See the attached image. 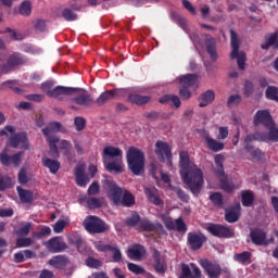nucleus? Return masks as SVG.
<instances>
[{
  "instance_id": "26",
  "label": "nucleus",
  "mask_w": 278,
  "mask_h": 278,
  "mask_svg": "<svg viewBox=\"0 0 278 278\" xmlns=\"http://www.w3.org/2000/svg\"><path fill=\"white\" fill-rule=\"evenodd\" d=\"M49 264L58 270H64V268H66V266L71 264V260H68V256L56 255L49 261Z\"/></svg>"
},
{
  "instance_id": "7",
  "label": "nucleus",
  "mask_w": 278,
  "mask_h": 278,
  "mask_svg": "<svg viewBox=\"0 0 278 278\" xmlns=\"http://www.w3.org/2000/svg\"><path fill=\"white\" fill-rule=\"evenodd\" d=\"M103 188L106 190L108 198L113 205H121V199H123L125 190L108 178L103 180Z\"/></svg>"
},
{
  "instance_id": "14",
  "label": "nucleus",
  "mask_w": 278,
  "mask_h": 278,
  "mask_svg": "<svg viewBox=\"0 0 278 278\" xmlns=\"http://www.w3.org/2000/svg\"><path fill=\"white\" fill-rule=\"evenodd\" d=\"M25 155V152L20 151L13 155L8 154V149H4L0 153V163L2 166H10L13 164L14 166H20L21 165V159Z\"/></svg>"
},
{
  "instance_id": "47",
  "label": "nucleus",
  "mask_w": 278,
  "mask_h": 278,
  "mask_svg": "<svg viewBox=\"0 0 278 278\" xmlns=\"http://www.w3.org/2000/svg\"><path fill=\"white\" fill-rule=\"evenodd\" d=\"M265 97L269 101H275L276 103H278V87L268 86L265 91Z\"/></svg>"
},
{
  "instance_id": "48",
  "label": "nucleus",
  "mask_w": 278,
  "mask_h": 278,
  "mask_svg": "<svg viewBox=\"0 0 278 278\" xmlns=\"http://www.w3.org/2000/svg\"><path fill=\"white\" fill-rule=\"evenodd\" d=\"M141 220L142 218L140 217V214L134 213L130 217L126 218L125 224L127 227H138Z\"/></svg>"
},
{
  "instance_id": "4",
  "label": "nucleus",
  "mask_w": 278,
  "mask_h": 278,
  "mask_svg": "<svg viewBox=\"0 0 278 278\" xmlns=\"http://www.w3.org/2000/svg\"><path fill=\"white\" fill-rule=\"evenodd\" d=\"M13 134L10 137V144L13 149H25V151H29V137H27V132L20 131L16 132V128L14 126L7 125L3 129L0 130V136H10L9 134Z\"/></svg>"
},
{
  "instance_id": "35",
  "label": "nucleus",
  "mask_w": 278,
  "mask_h": 278,
  "mask_svg": "<svg viewBox=\"0 0 278 278\" xmlns=\"http://www.w3.org/2000/svg\"><path fill=\"white\" fill-rule=\"evenodd\" d=\"M159 103H173V106L176 108V110H179L181 108V100L178 98V96L175 94H165L159 99Z\"/></svg>"
},
{
  "instance_id": "18",
  "label": "nucleus",
  "mask_w": 278,
  "mask_h": 278,
  "mask_svg": "<svg viewBox=\"0 0 278 278\" xmlns=\"http://www.w3.org/2000/svg\"><path fill=\"white\" fill-rule=\"evenodd\" d=\"M81 88H75V87H64V86H56L52 89V93H50V99H59V101H62V97H71V94L75 92H81Z\"/></svg>"
},
{
  "instance_id": "55",
  "label": "nucleus",
  "mask_w": 278,
  "mask_h": 278,
  "mask_svg": "<svg viewBox=\"0 0 278 278\" xmlns=\"http://www.w3.org/2000/svg\"><path fill=\"white\" fill-rule=\"evenodd\" d=\"M111 92L113 94V99H123L125 97H127V94L129 93V89L127 88H115V89H111Z\"/></svg>"
},
{
  "instance_id": "52",
  "label": "nucleus",
  "mask_w": 278,
  "mask_h": 278,
  "mask_svg": "<svg viewBox=\"0 0 278 278\" xmlns=\"http://www.w3.org/2000/svg\"><path fill=\"white\" fill-rule=\"evenodd\" d=\"M15 244L16 249H25L27 247H31V244H34V240H31V238H17Z\"/></svg>"
},
{
  "instance_id": "19",
  "label": "nucleus",
  "mask_w": 278,
  "mask_h": 278,
  "mask_svg": "<svg viewBox=\"0 0 278 278\" xmlns=\"http://www.w3.org/2000/svg\"><path fill=\"white\" fill-rule=\"evenodd\" d=\"M190 266L192 269H190ZM180 270H181V275L179 278H201L202 276L201 269L194 263H190V265L186 263H181ZM192 270H193V274H192Z\"/></svg>"
},
{
  "instance_id": "43",
  "label": "nucleus",
  "mask_w": 278,
  "mask_h": 278,
  "mask_svg": "<svg viewBox=\"0 0 278 278\" xmlns=\"http://www.w3.org/2000/svg\"><path fill=\"white\" fill-rule=\"evenodd\" d=\"M169 189H172L173 192H175L180 201L182 203H189L190 202V195L181 189V187H175L173 185H169Z\"/></svg>"
},
{
  "instance_id": "62",
  "label": "nucleus",
  "mask_w": 278,
  "mask_h": 278,
  "mask_svg": "<svg viewBox=\"0 0 278 278\" xmlns=\"http://www.w3.org/2000/svg\"><path fill=\"white\" fill-rule=\"evenodd\" d=\"M111 253H113L112 260L116 264H119V262H123V253L118 249V247L113 245V250H111Z\"/></svg>"
},
{
  "instance_id": "29",
  "label": "nucleus",
  "mask_w": 278,
  "mask_h": 278,
  "mask_svg": "<svg viewBox=\"0 0 278 278\" xmlns=\"http://www.w3.org/2000/svg\"><path fill=\"white\" fill-rule=\"evenodd\" d=\"M75 177H76V184L80 188H86L88 186L90 178H88V175L84 172L83 166H77L75 169Z\"/></svg>"
},
{
  "instance_id": "20",
  "label": "nucleus",
  "mask_w": 278,
  "mask_h": 278,
  "mask_svg": "<svg viewBox=\"0 0 278 278\" xmlns=\"http://www.w3.org/2000/svg\"><path fill=\"white\" fill-rule=\"evenodd\" d=\"M204 45L206 47V53H208L212 62H216L218 60V51L216 49V38H214L210 34H204Z\"/></svg>"
},
{
  "instance_id": "51",
  "label": "nucleus",
  "mask_w": 278,
  "mask_h": 278,
  "mask_svg": "<svg viewBox=\"0 0 278 278\" xmlns=\"http://www.w3.org/2000/svg\"><path fill=\"white\" fill-rule=\"evenodd\" d=\"M175 230L178 231V233H186V231H188V225H186L184 218L179 217L175 219Z\"/></svg>"
},
{
  "instance_id": "54",
  "label": "nucleus",
  "mask_w": 278,
  "mask_h": 278,
  "mask_svg": "<svg viewBox=\"0 0 278 278\" xmlns=\"http://www.w3.org/2000/svg\"><path fill=\"white\" fill-rule=\"evenodd\" d=\"M245 151L252 155V157H255L256 160H261L262 157V150L260 148H255L251 144H248L244 147Z\"/></svg>"
},
{
  "instance_id": "44",
  "label": "nucleus",
  "mask_w": 278,
  "mask_h": 278,
  "mask_svg": "<svg viewBox=\"0 0 278 278\" xmlns=\"http://www.w3.org/2000/svg\"><path fill=\"white\" fill-rule=\"evenodd\" d=\"M208 199L215 207H223V205H225L223 193L220 192H212Z\"/></svg>"
},
{
  "instance_id": "39",
  "label": "nucleus",
  "mask_w": 278,
  "mask_h": 278,
  "mask_svg": "<svg viewBox=\"0 0 278 278\" xmlns=\"http://www.w3.org/2000/svg\"><path fill=\"white\" fill-rule=\"evenodd\" d=\"M121 205H124V207H131V205H136V198L128 190H124L121 199Z\"/></svg>"
},
{
  "instance_id": "32",
  "label": "nucleus",
  "mask_w": 278,
  "mask_h": 278,
  "mask_svg": "<svg viewBox=\"0 0 278 278\" xmlns=\"http://www.w3.org/2000/svg\"><path fill=\"white\" fill-rule=\"evenodd\" d=\"M270 47H273V49H278V33H271L265 37V43L261 45L263 51H268Z\"/></svg>"
},
{
  "instance_id": "11",
  "label": "nucleus",
  "mask_w": 278,
  "mask_h": 278,
  "mask_svg": "<svg viewBox=\"0 0 278 278\" xmlns=\"http://www.w3.org/2000/svg\"><path fill=\"white\" fill-rule=\"evenodd\" d=\"M139 231H157L161 236H168V232L164 229L161 223H153L149 218H142L140 224L137 226Z\"/></svg>"
},
{
  "instance_id": "1",
  "label": "nucleus",
  "mask_w": 278,
  "mask_h": 278,
  "mask_svg": "<svg viewBox=\"0 0 278 278\" xmlns=\"http://www.w3.org/2000/svg\"><path fill=\"white\" fill-rule=\"evenodd\" d=\"M180 177L184 185L188 187L193 197H199L203 189V170L190 161L188 151H180L179 153Z\"/></svg>"
},
{
  "instance_id": "6",
  "label": "nucleus",
  "mask_w": 278,
  "mask_h": 278,
  "mask_svg": "<svg viewBox=\"0 0 278 278\" xmlns=\"http://www.w3.org/2000/svg\"><path fill=\"white\" fill-rule=\"evenodd\" d=\"M83 226L86 231L91 235L105 233V231H110V225L94 215L87 216L83 222Z\"/></svg>"
},
{
  "instance_id": "41",
  "label": "nucleus",
  "mask_w": 278,
  "mask_h": 278,
  "mask_svg": "<svg viewBox=\"0 0 278 278\" xmlns=\"http://www.w3.org/2000/svg\"><path fill=\"white\" fill-rule=\"evenodd\" d=\"M16 190L22 203H31L34 201V193L31 191L25 190L21 187H17Z\"/></svg>"
},
{
  "instance_id": "9",
  "label": "nucleus",
  "mask_w": 278,
  "mask_h": 278,
  "mask_svg": "<svg viewBox=\"0 0 278 278\" xmlns=\"http://www.w3.org/2000/svg\"><path fill=\"white\" fill-rule=\"evenodd\" d=\"M155 147V153L160 162H167V166H173V151L168 142L156 141Z\"/></svg>"
},
{
  "instance_id": "25",
  "label": "nucleus",
  "mask_w": 278,
  "mask_h": 278,
  "mask_svg": "<svg viewBox=\"0 0 278 278\" xmlns=\"http://www.w3.org/2000/svg\"><path fill=\"white\" fill-rule=\"evenodd\" d=\"M41 164L45 166V168L49 169L51 175H58L60 168L62 167L60 161L50 157H42Z\"/></svg>"
},
{
  "instance_id": "10",
  "label": "nucleus",
  "mask_w": 278,
  "mask_h": 278,
  "mask_svg": "<svg viewBox=\"0 0 278 278\" xmlns=\"http://www.w3.org/2000/svg\"><path fill=\"white\" fill-rule=\"evenodd\" d=\"M206 231L214 236L215 238H233V230L229 226H224L220 224H211L206 227Z\"/></svg>"
},
{
  "instance_id": "58",
  "label": "nucleus",
  "mask_w": 278,
  "mask_h": 278,
  "mask_svg": "<svg viewBox=\"0 0 278 278\" xmlns=\"http://www.w3.org/2000/svg\"><path fill=\"white\" fill-rule=\"evenodd\" d=\"M240 103H242V97H240V94H232L228 98L227 108H233L240 105Z\"/></svg>"
},
{
  "instance_id": "15",
  "label": "nucleus",
  "mask_w": 278,
  "mask_h": 278,
  "mask_svg": "<svg viewBox=\"0 0 278 278\" xmlns=\"http://www.w3.org/2000/svg\"><path fill=\"white\" fill-rule=\"evenodd\" d=\"M267 233L262 228L250 229V240L255 247H268Z\"/></svg>"
},
{
  "instance_id": "36",
  "label": "nucleus",
  "mask_w": 278,
  "mask_h": 278,
  "mask_svg": "<svg viewBox=\"0 0 278 278\" xmlns=\"http://www.w3.org/2000/svg\"><path fill=\"white\" fill-rule=\"evenodd\" d=\"M199 79V76L197 74H187L182 77H180L179 81L182 86V88H191V86H194Z\"/></svg>"
},
{
  "instance_id": "38",
  "label": "nucleus",
  "mask_w": 278,
  "mask_h": 278,
  "mask_svg": "<svg viewBox=\"0 0 278 278\" xmlns=\"http://www.w3.org/2000/svg\"><path fill=\"white\" fill-rule=\"evenodd\" d=\"M50 149L51 157H60V150L58 149V142H60V137H51L47 139Z\"/></svg>"
},
{
  "instance_id": "33",
  "label": "nucleus",
  "mask_w": 278,
  "mask_h": 278,
  "mask_svg": "<svg viewBox=\"0 0 278 278\" xmlns=\"http://www.w3.org/2000/svg\"><path fill=\"white\" fill-rule=\"evenodd\" d=\"M214 99H216V93L214 90H207L200 96V104L199 108H207L211 103H214Z\"/></svg>"
},
{
  "instance_id": "27",
  "label": "nucleus",
  "mask_w": 278,
  "mask_h": 278,
  "mask_svg": "<svg viewBox=\"0 0 278 278\" xmlns=\"http://www.w3.org/2000/svg\"><path fill=\"white\" fill-rule=\"evenodd\" d=\"M76 105H84L85 108H89V105H92L94 103V99L88 91H84L83 93H79L74 99H72Z\"/></svg>"
},
{
  "instance_id": "21",
  "label": "nucleus",
  "mask_w": 278,
  "mask_h": 278,
  "mask_svg": "<svg viewBox=\"0 0 278 278\" xmlns=\"http://www.w3.org/2000/svg\"><path fill=\"white\" fill-rule=\"evenodd\" d=\"M47 249L50 253H62L66 251L67 245L60 237H54L47 242Z\"/></svg>"
},
{
  "instance_id": "24",
  "label": "nucleus",
  "mask_w": 278,
  "mask_h": 278,
  "mask_svg": "<svg viewBox=\"0 0 278 278\" xmlns=\"http://www.w3.org/2000/svg\"><path fill=\"white\" fill-rule=\"evenodd\" d=\"M204 140L206 142L207 149H210V151H213L214 153H218V151H223V149H225V143L214 138H211L210 132L207 131L204 132Z\"/></svg>"
},
{
  "instance_id": "23",
  "label": "nucleus",
  "mask_w": 278,
  "mask_h": 278,
  "mask_svg": "<svg viewBox=\"0 0 278 278\" xmlns=\"http://www.w3.org/2000/svg\"><path fill=\"white\" fill-rule=\"evenodd\" d=\"M60 129H62V124L60 122H51L47 125V127L42 128L41 131L45 138L49 140V138H60L59 136L53 135V134H58Z\"/></svg>"
},
{
  "instance_id": "37",
  "label": "nucleus",
  "mask_w": 278,
  "mask_h": 278,
  "mask_svg": "<svg viewBox=\"0 0 278 278\" xmlns=\"http://www.w3.org/2000/svg\"><path fill=\"white\" fill-rule=\"evenodd\" d=\"M253 201H255V195L251 190L241 191V203L243 207H251L253 205Z\"/></svg>"
},
{
  "instance_id": "49",
  "label": "nucleus",
  "mask_w": 278,
  "mask_h": 278,
  "mask_svg": "<svg viewBox=\"0 0 278 278\" xmlns=\"http://www.w3.org/2000/svg\"><path fill=\"white\" fill-rule=\"evenodd\" d=\"M86 266H88V268H96L99 269L101 268V266H103V262L99 258H94L93 256H89L87 257V260L85 261Z\"/></svg>"
},
{
  "instance_id": "56",
  "label": "nucleus",
  "mask_w": 278,
  "mask_h": 278,
  "mask_svg": "<svg viewBox=\"0 0 278 278\" xmlns=\"http://www.w3.org/2000/svg\"><path fill=\"white\" fill-rule=\"evenodd\" d=\"M70 242H71V244L76 247V249L79 253H84V251L86 249V244L84 243V239H81V238H75V239L71 238Z\"/></svg>"
},
{
  "instance_id": "13",
  "label": "nucleus",
  "mask_w": 278,
  "mask_h": 278,
  "mask_svg": "<svg viewBox=\"0 0 278 278\" xmlns=\"http://www.w3.org/2000/svg\"><path fill=\"white\" fill-rule=\"evenodd\" d=\"M273 124V115H270V111L268 110H258L253 117L254 127H260V125L270 127Z\"/></svg>"
},
{
  "instance_id": "45",
  "label": "nucleus",
  "mask_w": 278,
  "mask_h": 278,
  "mask_svg": "<svg viewBox=\"0 0 278 278\" xmlns=\"http://www.w3.org/2000/svg\"><path fill=\"white\" fill-rule=\"evenodd\" d=\"M267 128L269 129V131L267 135H265V142H278V128L275 127V123L270 126H267Z\"/></svg>"
},
{
  "instance_id": "2",
  "label": "nucleus",
  "mask_w": 278,
  "mask_h": 278,
  "mask_svg": "<svg viewBox=\"0 0 278 278\" xmlns=\"http://www.w3.org/2000/svg\"><path fill=\"white\" fill-rule=\"evenodd\" d=\"M104 168L113 175H123L125 173V163L123 162V151L121 148L108 146L102 151Z\"/></svg>"
},
{
  "instance_id": "59",
  "label": "nucleus",
  "mask_w": 278,
  "mask_h": 278,
  "mask_svg": "<svg viewBox=\"0 0 278 278\" xmlns=\"http://www.w3.org/2000/svg\"><path fill=\"white\" fill-rule=\"evenodd\" d=\"M62 16L65 21L67 22H73V21H77V15L75 12H73V10L71 9H63L62 11Z\"/></svg>"
},
{
  "instance_id": "42",
  "label": "nucleus",
  "mask_w": 278,
  "mask_h": 278,
  "mask_svg": "<svg viewBox=\"0 0 278 278\" xmlns=\"http://www.w3.org/2000/svg\"><path fill=\"white\" fill-rule=\"evenodd\" d=\"M222 178L219 179V188L220 190H224V192H233L236 190V185L232 181H229L227 177L220 176Z\"/></svg>"
},
{
  "instance_id": "46",
  "label": "nucleus",
  "mask_w": 278,
  "mask_h": 278,
  "mask_svg": "<svg viewBox=\"0 0 278 278\" xmlns=\"http://www.w3.org/2000/svg\"><path fill=\"white\" fill-rule=\"evenodd\" d=\"M113 99H114V96L112 93V90H106L98 97V99L96 100V103L98 105H105L108 101H112Z\"/></svg>"
},
{
  "instance_id": "31",
  "label": "nucleus",
  "mask_w": 278,
  "mask_h": 278,
  "mask_svg": "<svg viewBox=\"0 0 278 278\" xmlns=\"http://www.w3.org/2000/svg\"><path fill=\"white\" fill-rule=\"evenodd\" d=\"M128 101L129 103H132V105H147V103H149V101H151V96H142L139 93H130L128 96Z\"/></svg>"
},
{
  "instance_id": "28",
  "label": "nucleus",
  "mask_w": 278,
  "mask_h": 278,
  "mask_svg": "<svg viewBox=\"0 0 278 278\" xmlns=\"http://www.w3.org/2000/svg\"><path fill=\"white\" fill-rule=\"evenodd\" d=\"M240 220V204L225 211L226 223H238Z\"/></svg>"
},
{
  "instance_id": "17",
  "label": "nucleus",
  "mask_w": 278,
  "mask_h": 278,
  "mask_svg": "<svg viewBox=\"0 0 278 278\" xmlns=\"http://www.w3.org/2000/svg\"><path fill=\"white\" fill-rule=\"evenodd\" d=\"M152 257L154 260V270L157 275H166V270H168V264L166 263V257L160 253V250L154 249Z\"/></svg>"
},
{
  "instance_id": "60",
  "label": "nucleus",
  "mask_w": 278,
  "mask_h": 278,
  "mask_svg": "<svg viewBox=\"0 0 278 278\" xmlns=\"http://www.w3.org/2000/svg\"><path fill=\"white\" fill-rule=\"evenodd\" d=\"M74 125L77 131H84L86 129V118L81 116L75 117Z\"/></svg>"
},
{
  "instance_id": "40",
  "label": "nucleus",
  "mask_w": 278,
  "mask_h": 278,
  "mask_svg": "<svg viewBox=\"0 0 278 278\" xmlns=\"http://www.w3.org/2000/svg\"><path fill=\"white\" fill-rule=\"evenodd\" d=\"M214 162L217 168L216 175H218V177H225V166L223 165L225 162V155L216 154L214 157Z\"/></svg>"
},
{
  "instance_id": "34",
  "label": "nucleus",
  "mask_w": 278,
  "mask_h": 278,
  "mask_svg": "<svg viewBox=\"0 0 278 278\" xmlns=\"http://www.w3.org/2000/svg\"><path fill=\"white\" fill-rule=\"evenodd\" d=\"M251 257H253V254L249 251H244L233 255L235 262H238V264H242V266H249V264L253 262Z\"/></svg>"
},
{
  "instance_id": "30",
  "label": "nucleus",
  "mask_w": 278,
  "mask_h": 278,
  "mask_svg": "<svg viewBox=\"0 0 278 278\" xmlns=\"http://www.w3.org/2000/svg\"><path fill=\"white\" fill-rule=\"evenodd\" d=\"M144 253H147V250L142 245H135L127 251L129 260H134L135 262L142 260Z\"/></svg>"
},
{
  "instance_id": "57",
  "label": "nucleus",
  "mask_w": 278,
  "mask_h": 278,
  "mask_svg": "<svg viewBox=\"0 0 278 278\" xmlns=\"http://www.w3.org/2000/svg\"><path fill=\"white\" fill-rule=\"evenodd\" d=\"M87 205L89 210H98V207H102L103 202H101V199L99 198H89L87 200Z\"/></svg>"
},
{
  "instance_id": "22",
  "label": "nucleus",
  "mask_w": 278,
  "mask_h": 278,
  "mask_svg": "<svg viewBox=\"0 0 278 278\" xmlns=\"http://www.w3.org/2000/svg\"><path fill=\"white\" fill-rule=\"evenodd\" d=\"M144 193L147 195L148 201L153 203V205H164V201L160 199V191L155 187H146Z\"/></svg>"
},
{
  "instance_id": "61",
  "label": "nucleus",
  "mask_w": 278,
  "mask_h": 278,
  "mask_svg": "<svg viewBox=\"0 0 278 278\" xmlns=\"http://www.w3.org/2000/svg\"><path fill=\"white\" fill-rule=\"evenodd\" d=\"M127 268L130 273H134L135 275H142L144 273V269L142 268V266L136 263H128Z\"/></svg>"
},
{
  "instance_id": "8",
  "label": "nucleus",
  "mask_w": 278,
  "mask_h": 278,
  "mask_svg": "<svg viewBox=\"0 0 278 278\" xmlns=\"http://www.w3.org/2000/svg\"><path fill=\"white\" fill-rule=\"evenodd\" d=\"M23 64H27V59H25V56H23V54L18 52H13L7 59V63L2 65L1 72L4 75H8V73H12V71H14L16 66H23Z\"/></svg>"
},
{
  "instance_id": "3",
  "label": "nucleus",
  "mask_w": 278,
  "mask_h": 278,
  "mask_svg": "<svg viewBox=\"0 0 278 278\" xmlns=\"http://www.w3.org/2000/svg\"><path fill=\"white\" fill-rule=\"evenodd\" d=\"M126 162L132 175L138 176L144 172L146 157L144 152H142V150L136 147L128 148L126 152Z\"/></svg>"
},
{
  "instance_id": "16",
  "label": "nucleus",
  "mask_w": 278,
  "mask_h": 278,
  "mask_svg": "<svg viewBox=\"0 0 278 278\" xmlns=\"http://www.w3.org/2000/svg\"><path fill=\"white\" fill-rule=\"evenodd\" d=\"M187 242L192 251H199V249H202L203 244L207 242V237L201 232H189L187 235Z\"/></svg>"
},
{
  "instance_id": "5",
  "label": "nucleus",
  "mask_w": 278,
  "mask_h": 278,
  "mask_svg": "<svg viewBox=\"0 0 278 278\" xmlns=\"http://www.w3.org/2000/svg\"><path fill=\"white\" fill-rule=\"evenodd\" d=\"M230 45L232 48L230 54L231 60H237L240 71H244L247 66V53L240 51V39L238 38V33H236L233 29H230Z\"/></svg>"
},
{
  "instance_id": "50",
  "label": "nucleus",
  "mask_w": 278,
  "mask_h": 278,
  "mask_svg": "<svg viewBox=\"0 0 278 278\" xmlns=\"http://www.w3.org/2000/svg\"><path fill=\"white\" fill-rule=\"evenodd\" d=\"M53 86H55V83L53 80L43 81L40 85L41 92H45L47 97H51V93L53 92Z\"/></svg>"
},
{
  "instance_id": "12",
  "label": "nucleus",
  "mask_w": 278,
  "mask_h": 278,
  "mask_svg": "<svg viewBox=\"0 0 278 278\" xmlns=\"http://www.w3.org/2000/svg\"><path fill=\"white\" fill-rule=\"evenodd\" d=\"M200 266L203 268L208 278H220V273L223 269L220 268L219 264L213 263L208 260H202L200 261Z\"/></svg>"
},
{
  "instance_id": "53",
  "label": "nucleus",
  "mask_w": 278,
  "mask_h": 278,
  "mask_svg": "<svg viewBox=\"0 0 278 278\" xmlns=\"http://www.w3.org/2000/svg\"><path fill=\"white\" fill-rule=\"evenodd\" d=\"M20 14L22 16H29L31 14V2L23 1L20 5Z\"/></svg>"
},
{
  "instance_id": "63",
  "label": "nucleus",
  "mask_w": 278,
  "mask_h": 278,
  "mask_svg": "<svg viewBox=\"0 0 278 278\" xmlns=\"http://www.w3.org/2000/svg\"><path fill=\"white\" fill-rule=\"evenodd\" d=\"M94 248L97 249V251H100V253H108V251H113L114 250V245L111 244H105L102 242H98L94 244Z\"/></svg>"
},
{
  "instance_id": "64",
  "label": "nucleus",
  "mask_w": 278,
  "mask_h": 278,
  "mask_svg": "<svg viewBox=\"0 0 278 278\" xmlns=\"http://www.w3.org/2000/svg\"><path fill=\"white\" fill-rule=\"evenodd\" d=\"M31 229V223L28 222L17 230V236H29Z\"/></svg>"
}]
</instances>
